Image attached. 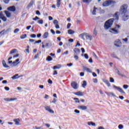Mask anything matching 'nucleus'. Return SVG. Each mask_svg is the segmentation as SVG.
Masks as SVG:
<instances>
[{
	"label": "nucleus",
	"instance_id": "1",
	"mask_svg": "<svg viewBox=\"0 0 129 129\" xmlns=\"http://www.w3.org/2000/svg\"><path fill=\"white\" fill-rule=\"evenodd\" d=\"M120 11L123 16L124 21H126L129 18V12L127 11V5L124 4L120 8Z\"/></svg>",
	"mask_w": 129,
	"mask_h": 129
},
{
	"label": "nucleus",
	"instance_id": "2",
	"mask_svg": "<svg viewBox=\"0 0 129 129\" xmlns=\"http://www.w3.org/2000/svg\"><path fill=\"white\" fill-rule=\"evenodd\" d=\"M79 37L82 40H85V38L86 40H89V41H92L93 40L92 36L86 32L80 34Z\"/></svg>",
	"mask_w": 129,
	"mask_h": 129
},
{
	"label": "nucleus",
	"instance_id": "3",
	"mask_svg": "<svg viewBox=\"0 0 129 129\" xmlns=\"http://www.w3.org/2000/svg\"><path fill=\"white\" fill-rule=\"evenodd\" d=\"M114 21V19L112 18L107 20L104 25V28L105 30H108L109 28L112 26V24H113V22Z\"/></svg>",
	"mask_w": 129,
	"mask_h": 129
},
{
	"label": "nucleus",
	"instance_id": "4",
	"mask_svg": "<svg viewBox=\"0 0 129 129\" xmlns=\"http://www.w3.org/2000/svg\"><path fill=\"white\" fill-rule=\"evenodd\" d=\"M113 4V1L108 0L104 2L102 4L103 7H108V6Z\"/></svg>",
	"mask_w": 129,
	"mask_h": 129
},
{
	"label": "nucleus",
	"instance_id": "5",
	"mask_svg": "<svg viewBox=\"0 0 129 129\" xmlns=\"http://www.w3.org/2000/svg\"><path fill=\"white\" fill-rule=\"evenodd\" d=\"M113 88L117 89L119 91V92H120V93H122L123 94H124V93H125V92H124V91L123 90H122V89H121L120 87H117V86L113 85Z\"/></svg>",
	"mask_w": 129,
	"mask_h": 129
},
{
	"label": "nucleus",
	"instance_id": "6",
	"mask_svg": "<svg viewBox=\"0 0 129 129\" xmlns=\"http://www.w3.org/2000/svg\"><path fill=\"white\" fill-rule=\"evenodd\" d=\"M4 100L7 101V102H10V101H15L17 100V98H5Z\"/></svg>",
	"mask_w": 129,
	"mask_h": 129
},
{
	"label": "nucleus",
	"instance_id": "7",
	"mask_svg": "<svg viewBox=\"0 0 129 129\" xmlns=\"http://www.w3.org/2000/svg\"><path fill=\"white\" fill-rule=\"evenodd\" d=\"M21 63V61H20V58H17L15 61L13 62V66L14 67L17 66V65H19Z\"/></svg>",
	"mask_w": 129,
	"mask_h": 129
},
{
	"label": "nucleus",
	"instance_id": "8",
	"mask_svg": "<svg viewBox=\"0 0 129 129\" xmlns=\"http://www.w3.org/2000/svg\"><path fill=\"white\" fill-rule=\"evenodd\" d=\"M58 23L59 22H58V20H54L53 21V24L55 26V28L56 29H60V26H59Z\"/></svg>",
	"mask_w": 129,
	"mask_h": 129
},
{
	"label": "nucleus",
	"instance_id": "9",
	"mask_svg": "<svg viewBox=\"0 0 129 129\" xmlns=\"http://www.w3.org/2000/svg\"><path fill=\"white\" fill-rule=\"evenodd\" d=\"M8 11H9V12H16V7L13 6L11 7H9L8 9H7Z\"/></svg>",
	"mask_w": 129,
	"mask_h": 129
},
{
	"label": "nucleus",
	"instance_id": "10",
	"mask_svg": "<svg viewBox=\"0 0 129 129\" xmlns=\"http://www.w3.org/2000/svg\"><path fill=\"white\" fill-rule=\"evenodd\" d=\"M44 108L45 110H47V111H48V112H50V113H53L54 111L53 110H51L49 106H46L44 107Z\"/></svg>",
	"mask_w": 129,
	"mask_h": 129
},
{
	"label": "nucleus",
	"instance_id": "11",
	"mask_svg": "<svg viewBox=\"0 0 129 129\" xmlns=\"http://www.w3.org/2000/svg\"><path fill=\"white\" fill-rule=\"evenodd\" d=\"M79 109H81V110H86L87 109V106L84 105H81L78 106Z\"/></svg>",
	"mask_w": 129,
	"mask_h": 129
},
{
	"label": "nucleus",
	"instance_id": "12",
	"mask_svg": "<svg viewBox=\"0 0 129 129\" xmlns=\"http://www.w3.org/2000/svg\"><path fill=\"white\" fill-rule=\"evenodd\" d=\"M77 85H78L77 83L75 82H73L72 83V86L73 88H74V89H77V88H78V87L77 86Z\"/></svg>",
	"mask_w": 129,
	"mask_h": 129
},
{
	"label": "nucleus",
	"instance_id": "13",
	"mask_svg": "<svg viewBox=\"0 0 129 129\" xmlns=\"http://www.w3.org/2000/svg\"><path fill=\"white\" fill-rule=\"evenodd\" d=\"M74 52L75 53V55H79L80 53V49L79 48H76L74 49Z\"/></svg>",
	"mask_w": 129,
	"mask_h": 129
},
{
	"label": "nucleus",
	"instance_id": "14",
	"mask_svg": "<svg viewBox=\"0 0 129 129\" xmlns=\"http://www.w3.org/2000/svg\"><path fill=\"white\" fill-rule=\"evenodd\" d=\"M13 121H14V122H15V124H16V125H20V119L15 118L13 120Z\"/></svg>",
	"mask_w": 129,
	"mask_h": 129
},
{
	"label": "nucleus",
	"instance_id": "15",
	"mask_svg": "<svg viewBox=\"0 0 129 129\" xmlns=\"http://www.w3.org/2000/svg\"><path fill=\"white\" fill-rule=\"evenodd\" d=\"M75 95H77L78 96H83V93L81 91L77 92L75 93H74Z\"/></svg>",
	"mask_w": 129,
	"mask_h": 129
},
{
	"label": "nucleus",
	"instance_id": "16",
	"mask_svg": "<svg viewBox=\"0 0 129 129\" xmlns=\"http://www.w3.org/2000/svg\"><path fill=\"white\" fill-rule=\"evenodd\" d=\"M34 4H35V0H31L29 5L27 6V8L30 9V8H31V7H32Z\"/></svg>",
	"mask_w": 129,
	"mask_h": 129
},
{
	"label": "nucleus",
	"instance_id": "17",
	"mask_svg": "<svg viewBox=\"0 0 129 129\" xmlns=\"http://www.w3.org/2000/svg\"><path fill=\"white\" fill-rule=\"evenodd\" d=\"M4 13L5 15H6L7 18H11V16H12V14H11V13H10V12L8 11H4Z\"/></svg>",
	"mask_w": 129,
	"mask_h": 129
},
{
	"label": "nucleus",
	"instance_id": "18",
	"mask_svg": "<svg viewBox=\"0 0 129 129\" xmlns=\"http://www.w3.org/2000/svg\"><path fill=\"white\" fill-rule=\"evenodd\" d=\"M84 70H86L87 72H89V73H92V71H91V69L87 68L86 67H83Z\"/></svg>",
	"mask_w": 129,
	"mask_h": 129
},
{
	"label": "nucleus",
	"instance_id": "19",
	"mask_svg": "<svg viewBox=\"0 0 129 129\" xmlns=\"http://www.w3.org/2000/svg\"><path fill=\"white\" fill-rule=\"evenodd\" d=\"M3 65L5 68H10V67L7 64V63L6 62V61L5 60H3L2 61Z\"/></svg>",
	"mask_w": 129,
	"mask_h": 129
},
{
	"label": "nucleus",
	"instance_id": "20",
	"mask_svg": "<svg viewBox=\"0 0 129 129\" xmlns=\"http://www.w3.org/2000/svg\"><path fill=\"white\" fill-rule=\"evenodd\" d=\"M62 68V66L61 64H57L53 67V70H56V69H60V68Z\"/></svg>",
	"mask_w": 129,
	"mask_h": 129
},
{
	"label": "nucleus",
	"instance_id": "21",
	"mask_svg": "<svg viewBox=\"0 0 129 129\" xmlns=\"http://www.w3.org/2000/svg\"><path fill=\"white\" fill-rule=\"evenodd\" d=\"M11 78L13 79V80H16V79H18V78H20V77H19V74H16L15 75L12 77Z\"/></svg>",
	"mask_w": 129,
	"mask_h": 129
},
{
	"label": "nucleus",
	"instance_id": "22",
	"mask_svg": "<svg viewBox=\"0 0 129 129\" xmlns=\"http://www.w3.org/2000/svg\"><path fill=\"white\" fill-rule=\"evenodd\" d=\"M48 35H49V32H45L43 35V39H47L48 38Z\"/></svg>",
	"mask_w": 129,
	"mask_h": 129
},
{
	"label": "nucleus",
	"instance_id": "23",
	"mask_svg": "<svg viewBox=\"0 0 129 129\" xmlns=\"http://www.w3.org/2000/svg\"><path fill=\"white\" fill-rule=\"evenodd\" d=\"M103 82H104V83H105V84H106V85L108 87H110V83H109V81H108V80H103Z\"/></svg>",
	"mask_w": 129,
	"mask_h": 129
},
{
	"label": "nucleus",
	"instance_id": "24",
	"mask_svg": "<svg viewBox=\"0 0 129 129\" xmlns=\"http://www.w3.org/2000/svg\"><path fill=\"white\" fill-rule=\"evenodd\" d=\"M88 125H92V126H96V124H95V123L92 121L88 122Z\"/></svg>",
	"mask_w": 129,
	"mask_h": 129
},
{
	"label": "nucleus",
	"instance_id": "25",
	"mask_svg": "<svg viewBox=\"0 0 129 129\" xmlns=\"http://www.w3.org/2000/svg\"><path fill=\"white\" fill-rule=\"evenodd\" d=\"M61 6V0H57L56 2V7L59 8Z\"/></svg>",
	"mask_w": 129,
	"mask_h": 129
},
{
	"label": "nucleus",
	"instance_id": "26",
	"mask_svg": "<svg viewBox=\"0 0 129 129\" xmlns=\"http://www.w3.org/2000/svg\"><path fill=\"white\" fill-rule=\"evenodd\" d=\"M46 60V61H48V62H50V61H52L53 60V58L50 56H48Z\"/></svg>",
	"mask_w": 129,
	"mask_h": 129
},
{
	"label": "nucleus",
	"instance_id": "27",
	"mask_svg": "<svg viewBox=\"0 0 129 129\" xmlns=\"http://www.w3.org/2000/svg\"><path fill=\"white\" fill-rule=\"evenodd\" d=\"M75 32L71 29L68 30V34L69 35H73Z\"/></svg>",
	"mask_w": 129,
	"mask_h": 129
},
{
	"label": "nucleus",
	"instance_id": "28",
	"mask_svg": "<svg viewBox=\"0 0 129 129\" xmlns=\"http://www.w3.org/2000/svg\"><path fill=\"white\" fill-rule=\"evenodd\" d=\"M96 10H97V8L94 7V9H93V12H92V15H96Z\"/></svg>",
	"mask_w": 129,
	"mask_h": 129
},
{
	"label": "nucleus",
	"instance_id": "29",
	"mask_svg": "<svg viewBox=\"0 0 129 129\" xmlns=\"http://www.w3.org/2000/svg\"><path fill=\"white\" fill-rule=\"evenodd\" d=\"M111 31H112V32L114 33V34H118V31H117V30H116L114 28H112L111 29Z\"/></svg>",
	"mask_w": 129,
	"mask_h": 129
},
{
	"label": "nucleus",
	"instance_id": "30",
	"mask_svg": "<svg viewBox=\"0 0 129 129\" xmlns=\"http://www.w3.org/2000/svg\"><path fill=\"white\" fill-rule=\"evenodd\" d=\"M27 38V34H22L20 36V38H21L22 40H24V39H26Z\"/></svg>",
	"mask_w": 129,
	"mask_h": 129
},
{
	"label": "nucleus",
	"instance_id": "31",
	"mask_svg": "<svg viewBox=\"0 0 129 129\" xmlns=\"http://www.w3.org/2000/svg\"><path fill=\"white\" fill-rule=\"evenodd\" d=\"M17 52V49H13L10 51V54H14L15 53Z\"/></svg>",
	"mask_w": 129,
	"mask_h": 129
},
{
	"label": "nucleus",
	"instance_id": "32",
	"mask_svg": "<svg viewBox=\"0 0 129 129\" xmlns=\"http://www.w3.org/2000/svg\"><path fill=\"white\" fill-rule=\"evenodd\" d=\"M86 85H87V83H86V81H84L83 84H82V87H83L84 88H85V86H86Z\"/></svg>",
	"mask_w": 129,
	"mask_h": 129
},
{
	"label": "nucleus",
	"instance_id": "33",
	"mask_svg": "<svg viewBox=\"0 0 129 129\" xmlns=\"http://www.w3.org/2000/svg\"><path fill=\"white\" fill-rule=\"evenodd\" d=\"M74 100L76 101V103H79L80 101H79V99L78 98H74Z\"/></svg>",
	"mask_w": 129,
	"mask_h": 129
},
{
	"label": "nucleus",
	"instance_id": "34",
	"mask_svg": "<svg viewBox=\"0 0 129 129\" xmlns=\"http://www.w3.org/2000/svg\"><path fill=\"white\" fill-rule=\"evenodd\" d=\"M4 22H7V17L4 16L2 18H1Z\"/></svg>",
	"mask_w": 129,
	"mask_h": 129
},
{
	"label": "nucleus",
	"instance_id": "35",
	"mask_svg": "<svg viewBox=\"0 0 129 129\" xmlns=\"http://www.w3.org/2000/svg\"><path fill=\"white\" fill-rule=\"evenodd\" d=\"M37 23L40 25H43V20H39L38 21Z\"/></svg>",
	"mask_w": 129,
	"mask_h": 129
},
{
	"label": "nucleus",
	"instance_id": "36",
	"mask_svg": "<svg viewBox=\"0 0 129 129\" xmlns=\"http://www.w3.org/2000/svg\"><path fill=\"white\" fill-rule=\"evenodd\" d=\"M117 73L118 75H119L120 76H121L122 77H123V75L121 74V73H120V72H119V71H118V70H117Z\"/></svg>",
	"mask_w": 129,
	"mask_h": 129
},
{
	"label": "nucleus",
	"instance_id": "37",
	"mask_svg": "<svg viewBox=\"0 0 129 129\" xmlns=\"http://www.w3.org/2000/svg\"><path fill=\"white\" fill-rule=\"evenodd\" d=\"M18 32H20V29H18V28H16L14 31V34H17Z\"/></svg>",
	"mask_w": 129,
	"mask_h": 129
},
{
	"label": "nucleus",
	"instance_id": "38",
	"mask_svg": "<svg viewBox=\"0 0 129 129\" xmlns=\"http://www.w3.org/2000/svg\"><path fill=\"white\" fill-rule=\"evenodd\" d=\"M97 35V32L96 31V30L95 29L94 30V33H93V36L94 37H95Z\"/></svg>",
	"mask_w": 129,
	"mask_h": 129
},
{
	"label": "nucleus",
	"instance_id": "39",
	"mask_svg": "<svg viewBox=\"0 0 129 129\" xmlns=\"http://www.w3.org/2000/svg\"><path fill=\"white\" fill-rule=\"evenodd\" d=\"M107 94H108L109 96H115V95H114V94H113V93H107Z\"/></svg>",
	"mask_w": 129,
	"mask_h": 129
},
{
	"label": "nucleus",
	"instance_id": "40",
	"mask_svg": "<svg viewBox=\"0 0 129 129\" xmlns=\"http://www.w3.org/2000/svg\"><path fill=\"white\" fill-rule=\"evenodd\" d=\"M32 20L33 21H37V20H40V18L38 17V16H36L34 18H33Z\"/></svg>",
	"mask_w": 129,
	"mask_h": 129
},
{
	"label": "nucleus",
	"instance_id": "41",
	"mask_svg": "<svg viewBox=\"0 0 129 129\" xmlns=\"http://www.w3.org/2000/svg\"><path fill=\"white\" fill-rule=\"evenodd\" d=\"M118 127L119 129H123V125H122V124H119V125H118Z\"/></svg>",
	"mask_w": 129,
	"mask_h": 129
},
{
	"label": "nucleus",
	"instance_id": "42",
	"mask_svg": "<svg viewBox=\"0 0 129 129\" xmlns=\"http://www.w3.org/2000/svg\"><path fill=\"white\" fill-rule=\"evenodd\" d=\"M93 82H94V83H97V82H98V80H97V79H93Z\"/></svg>",
	"mask_w": 129,
	"mask_h": 129
},
{
	"label": "nucleus",
	"instance_id": "43",
	"mask_svg": "<svg viewBox=\"0 0 129 129\" xmlns=\"http://www.w3.org/2000/svg\"><path fill=\"white\" fill-rule=\"evenodd\" d=\"M123 88L124 89H127V88H128V86L127 85H124Z\"/></svg>",
	"mask_w": 129,
	"mask_h": 129
},
{
	"label": "nucleus",
	"instance_id": "44",
	"mask_svg": "<svg viewBox=\"0 0 129 129\" xmlns=\"http://www.w3.org/2000/svg\"><path fill=\"white\" fill-rule=\"evenodd\" d=\"M114 17H116V20H118V15H117V13H116L114 15Z\"/></svg>",
	"mask_w": 129,
	"mask_h": 129
},
{
	"label": "nucleus",
	"instance_id": "45",
	"mask_svg": "<svg viewBox=\"0 0 129 129\" xmlns=\"http://www.w3.org/2000/svg\"><path fill=\"white\" fill-rule=\"evenodd\" d=\"M111 56H112V58H117L116 55H115V54H114V53H112L111 54Z\"/></svg>",
	"mask_w": 129,
	"mask_h": 129
},
{
	"label": "nucleus",
	"instance_id": "46",
	"mask_svg": "<svg viewBox=\"0 0 129 129\" xmlns=\"http://www.w3.org/2000/svg\"><path fill=\"white\" fill-rule=\"evenodd\" d=\"M84 57L85 59H88L89 58V56H88V54H87V53H85L84 54Z\"/></svg>",
	"mask_w": 129,
	"mask_h": 129
},
{
	"label": "nucleus",
	"instance_id": "47",
	"mask_svg": "<svg viewBox=\"0 0 129 129\" xmlns=\"http://www.w3.org/2000/svg\"><path fill=\"white\" fill-rule=\"evenodd\" d=\"M67 66H68V67H71L72 66H73V63H67Z\"/></svg>",
	"mask_w": 129,
	"mask_h": 129
},
{
	"label": "nucleus",
	"instance_id": "48",
	"mask_svg": "<svg viewBox=\"0 0 129 129\" xmlns=\"http://www.w3.org/2000/svg\"><path fill=\"white\" fill-rule=\"evenodd\" d=\"M78 54H75L74 58H75V60H78L79 59V57L78 56H77Z\"/></svg>",
	"mask_w": 129,
	"mask_h": 129
},
{
	"label": "nucleus",
	"instance_id": "49",
	"mask_svg": "<svg viewBox=\"0 0 129 129\" xmlns=\"http://www.w3.org/2000/svg\"><path fill=\"white\" fill-rule=\"evenodd\" d=\"M110 82L113 83L114 82V79H113L112 78H110Z\"/></svg>",
	"mask_w": 129,
	"mask_h": 129
},
{
	"label": "nucleus",
	"instance_id": "50",
	"mask_svg": "<svg viewBox=\"0 0 129 129\" xmlns=\"http://www.w3.org/2000/svg\"><path fill=\"white\" fill-rule=\"evenodd\" d=\"M36 14L38 16H41V13H40V11H36Z\"/></svg>",
	"mask_w": 129,
	"mask_h": 129
},
{
	"label": "nucleus",
	"instance_id": "51",
	"mask_svg": "<svg viewBox=\"0 0 129 129\" xmlns=\"http://www.w3.org/2000/svg\"><path fill=\"white\" fill-rule=\"evenodd\" d=\"M70 27H71V23H68L67 25V29H70Z\"/></svg>",
	"mask_w": 129,
	"mask_h": 129
},
{
	"label": "nucleus",
	"instance_id": "52",
	"mask_svg": "<svg viewBox=\"0 0 129 129\" xmlns=\"http://www.w3.org/2000/svg\"><path fill=\"white\" fill-rule=\"evenodd\" d=\"M3 1L5 4H9L10 3V0H3Z\"/></svg>",
	"mask_w": 129,
	"mask_h": 129
},
{
	"label": "nucleus",
	"instance_id": "53",
	"mask_svg": "<svg viewBox=\"0 0 129 129\" xmlns=\"http://www.w3.org/2000/svg\"><path fill=\"white\" fill-rule=\"evenodd\" d=\"M30 37H31V38H36V34H31V35H30Z\"/></svg>",
	"mask_w": 129,
	"mask_h": 129
},
{
	"label": "nucleus",
	"instance_id": "54",
	"mask_svg": "<svg viewBox=\"0 0 129 129\" xmlns=\"http://www.w3.org/2000/svg\"><path fill=\"white\" fill-rule=\"evenodd\" d=\"M57 102V99L56 98H54L52 101V103H55Z\"/></svg>",
	"mask_w": 129,
	"mask_h": 129
},
{
	"label": "nucleus",
	"instance_id": "55",
	"mask_svg": "<svg viewBox=\"0 0 129 129\" xmlns=\"http://www.w3.org/2000/svg\"><path fill=\"white\" fill-rule=\"evenodd\" d=\"M42 42V40H39L38 41H35V44H40Z\"/></svg>",
	"mask_w": 129,
	"mask_h": 129
},
{
	"label": "nucleus",
	"instance_id": "56",
	"mask_svg": "<svg viewBox=\"0 0 129 129\" xmlns=\"http://www.w3.org/2000/svg\"><path fill=\"white\" fill-rule=\"evenodd\" d=\"M4 16V14L3 12H0V19L2 18Z\"/></svg>",
	"mask_w": 129,
	"mask_h": 129
},
{
	"label": "nucleus",
	"instance_id": "57",
	"mask_svg": "<svg viewBox=\"0 0 129 129\" xmlns=\"http://www.w3.org/2000/svg\"><path fill=\"white\" fill-rule=\"evenodd\" d=\"M4 89H5V90H6L7 91H9L10 90V88H9V87H5L4 88Z\"/></svg>",
	"mask_w": 129,
	"mask_h": 129
},
{
	"label": "nucleus",
	"instance_id": "58",
	"mask_svg": "<svg viewBox=\"0 0 129 129\" xmlns=\"http://www.w3.org/2000/svg\"><path fill=\"white\" fill-rule=\"evenodd\" d=\"M89 62L90 63H93V60H92V58H90V59H89Z\"/></svg>",
	"mask_w": 129,
	"mask_h": 129
},
{
	"label": "nucleus",
	"instance_id": "59",
	"mask_svg": "<svg viewBox=\"0 0 129 129\" xmlns=\"http://www.w3.org/2000/svg\"><path fill=\"white\" fill-rule=\"evenodd\" d=\"M50 32L51 33H52V34L55 35V31H54V30L51 29Z\"/></svg>",
	"mask_w": 129,
	"mask_h": 129
},
{
	"label": "nucleus",
	"instance_id": "60",
	"mask_svg": "<svg viewBox=\"0 0 129 129\" xmlns=\"http://www.w3.org/2000/svg\"><path fill=\"white\" fill-rule=\"evenodd\" d=\"M48 83H49V84H52V83H53V82L52 81V80L49 79L48 81Z\"/></svg>",
	"mask_w": 129,
	"mask_h": 129
},
{
	"label": "nucleus",
	"instance_id": "61",
	"mask_svg": "<svg viewBox=\"0 0 129 129\" xmlns=\"http://www.w3.org/2000/svg\"><path fill=\"white\" fill-rule=\"evenodd\" d=\"M74 111H75V112H76V113H80V111H79L77 109H75Z\"/></svg>",
	"mask_w": 129,
	"mask_h": 129
},
{
	"label": "nucleus",
	"instance_id": "62",
	"mask_svg": "<svg viewBox=\"0 0 129 129\" xmlns=\"http://www.w3.org/2000/svg\"><path fill=\"white\" fill-rule=\"evenodd\" d=\"M80 75L81 77H83V76H84V73L83 72L80 73Z\"/></svg>",
	"mask_w": 129,
	"mask_h": 129
},
{
	"label": "nucleus",
	"instance_id": "63",
	"mask_svg": "<svg viewBox=\"0 0 129 129\" xmlns=\"http://www.w3.org/2000/svg\"><path fill=\"white\" fill-rule=\"evenodd\" d=\"M38 57H39V53L36 54V55L34 56V59H37Z\"/></svg>",
	"mask_w": 129,
	"mask_h": 129
},
{
	"label": "nucleus",
	"instance_id": "64",
	"mask_svg": "<svg viewBox=\"0 0 129 129\" xmlns=\"http://www.w3.org/2000/svg\"><path fill=\"white\" fill-rule=\"evenodd\" d=\"M43 127L42 126H38V127H36L35 129H42Z\"/></svg>",
	"mask_w": 129,
	"mask_h": 129
}]
</instances>
